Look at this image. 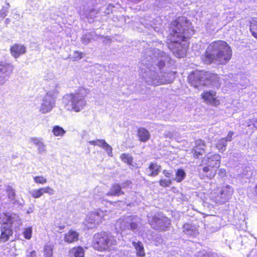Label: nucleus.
Instances as JSON below:
<instances>
[{"instance_id": "obj_13", "label": "nucleus", "mask_w": 257, "mask_h": 257, "mask_svg": "<svg viewBox=\"0 0 257 257\" xmlns=\"http://www.w3.org/2000/svg\"><path fill=\"white\" fill-rule=\"evenodd\" d=\"M126 222L128 229L137 232L142 225V219L136 215L126 216Z\"/></svg>"}, {"instance_id": "obj_40", "label": "nucleus", "mask_w": 257, "mask_h": 257, "mask_svg": "<svg viewBox=\"0 0 257 257\" xmlns=\"http://www.w3.org/2000/svg\"><path fill=\"white\" fill-rule=\"evenodd\" d=\"M10 5L9 3H7L6 5L3 6L0 10V18L4 19L7 16Z\"/></svg>"}, {"instance_id": "obj_19", "label": "nucleus", "mask_w": 257, "mask_h": 257, "mask_svg": "<svg viewBox=\"0 0 257 257\" xmlns=\"http://www.w3.org/2000/svg\"><path fill=\"white\" fill-rule=\"evenodd\" d=\"M1 230V234L0 236V239L4 241L8 240L10 236L13 234V230L12 229V227L10 226V224L3 222Z\"/></svg>"}, {"instance_id": "obj_53", "label": "nucleus", "mask_w": 257, "mask_h": 257, "mask_svg": "<svg viewBox=\"0 0 257 257\" xmlns=\"http://www.w3.org/2000/svg\"><path fill=\"white\" fill-rule=\"evenodd\" d=\"M39 0H28L29 4H32L38 2Z\"/></svg>"}, {"instance_id": "obj_5", "label": "nucleus", "mask_w": 257, "mask_h": 257, "mask_svg": "<svg viewBox=\"0 0 257 257\" xmlns=\"http://www.w3.org/2000/svg\"><path fill=\"white\" fill-rule=\"evenodd\" d=\"M190 83L195 88H199L201 85H208L212 83L217 85L219 78L217 74L204 71H195L188 77Z\"/></svg>"}, {"instance_id": "obj_21", "label": "nucleus", "mask_w": 257, "mask_h": 257, "mask_svg": "<svg viewBox=\"0 0 257 257\" xmlns=\"http://www.w3.org/2000/svg\"><path fill=\"white\" fill-rule=\"evenodd\" d=\"M10 50L12 55L15 58H17L26 53V48L22 44H16L11 47Z\"/></svg>"}, {"instance_id": "obj_49", "label": "nucleus", "mask_w": 257, "mask_h": 257, "mask_svg": "<svg viewBox=\"0 0 257 257\" xmlns=\"http://www.w3.org/2000/svg\"><path fill=\"white\" fill-rule=\"evenodd\" d=\"M163 174L168 178H171L172 176V173L168 170H164L163 172Z\"/></svg>"}, {"instance_id": "obj_11", "label": "nucleus", "mask_w": 257, "mask_h": 257, "mask_svg": "<svg viewBox=\"0 0 257 257\" xmlns=\"http://www.w3.org/2000/svg\"><path fill=\"white\" fill-rule=\"evenodd\" d=\"M103 217V212L101 211L90 213L86 218L85 225L89 228L95 227Z\"/></svg>"}, {"instance_id": "obj_37", "label": "nucleus", "mask_w": 257, "mask_h": 257, "mask_svg": "<svg viewBox=\"0 0 257 257\" xmlns=\"http://www.w3.org/2000/svg\"><path fill=\"white\" fill-rule=\"evenodd\" d=\"M44 257H52L53 256V246L51 244L45 245L44 248Z\"/></svg>"}, {"instance_id": "obj_58", "label": "nucleus", "mask_w": 257, "mask_h": 257, "mask_svg": "<svg viewBox=\"0 0 257 257\" xmlns=\"http://www.w3.org/2000/svg\"><path fill=\"white\" fill-rule=\"evenodd\" d=\"M253 125L255 127L257 128V120L253 123Z\"/></svg>"}, {"instance_id": "obj_9", "label": "nucleus", "mask_w": 257, "mask_h": 257, "mask_svg": "<svg viewBox=\"0 0 257 257\" xmlns=\"http://www.w3.org/2000/svg\"><path fill=\"white\" fill-rule=\"evenodd\" d=\"M14 66L6 61H0V85L5 84L8 78L13 73Z\"/></svg>"}, {"instance_id": "obj_48", "label": "nucleus", "mask_w": 257, "mask_h": 257, "mask_svg": "<svg viewBox=\"0 0 257 257\" xmlns=\"http://www.w3.org/2000/svg\"><path fill=\"white\" fill-rule=\"evenodd\" d=\"M234 133L232 131H229L228 132V134L226 138H224V139H225L226 142H230L232 140V136L234 135Z\"/></svg>"}, {"instance_id": "obj_22", "label": "nucleus", "mask_w": 257, "mask_h": 257, "mask_svg": "<svg viewBox=\"0 0 257 257\" xmlns=\"http://www.w3.org/2000/svg\"><path fill=\"white\" fill-rule=\"evenodd\" d=\"M216 95V92L211 91H207L204 92L202 94V97L205 101L208 103H210L211 104L216 105L217 104V100L216 98L215 97Z\"/></svg>"}, {"instance_id": "obj_43", "label": "nucleus", "mask_w": 257, "mask_h": 257, "mask_svg": "<svg viewBox=\"0 0 257 257\" xmlns=\"http://www.w3.org/2000/svg\"><path fill=\"white\" fill-rule=\"evenodd\" d=\"M32 233V229L31 227L26 228L23 232L24 236L25 238L30 239L31 238Z\"/></svg>"}, {"instance_id": "obj_4", "label": "nucleus", "mask_w": 257, "mask_h": 257, "mask_svg": "<svg viewBox=\"0 0 257 257\" xmlns=\"http://www.w3.org/2000/svg\"><path fill=\"white\" fill-rule=\"evenodd\" d=\"M87 94L86 89L80 88L74 93L66 94L62 99L65 108L69 111H81L86 105Z\"/></svg>"}, {"instance_id": "obj_2", "label": "nucleus", "mask_w": 257, "mask_h": 257, "mask_svg": "<svg viewBox=\"0 0 257 257\" xmlns=\"http://www.w3.org/2000/svg\"><path fill=\"white\" fill-rule=\"evenodd\" d=\"M171 29V42L167 46L176 57H183L188 47L186 39L194 34L191 23L186 17H179L172 22Z\"/></svg>"}, {"instance_id": "obj_41", "label": "nucleus", "mask_w": 257, "mask_h": 257, "mask_svg": "<svg viewBox=\"0 0 257 257\" xmlns=\"http://www.w3.org/2000/svg\"><path fill=\"white\" fill-rule=\"evenodd\" d=\"M120 158L121 160L125 163H127L128 165H131L133 162V158L130 155L127 154H122Z\"/></svg>"}, {"instance_id": "obj_20", "label": "nucleus", "mask_w": 257, "mask_h": 257, "mask_svg": "<svg viewBox=\"0 0 257 257\" xmlns=\"http://www.w3.org/2000/svg\"><path fill=\"white\" fill-rule=\"evenodd\" d=\"M183 232L186 235L193 237H196L199 233L198 228L195 225L188 223L184 225Z\"/></svg>"}, {"instance_id": "obj_14", "label": "nucleus", "mask_w": 257, "mask_h": 257, "mask_svg": "<svg viewBox=\"0 0 257 257\" xmlns=\"http://www.w3.org/2000/svg\"><path fill=\"white\" fill-rule=\"evenodd\" d=\"M198 171L199 175L202 179L207 178L211 179L216 174L215 170H214L210 166L203 164L202 162L198 167Z\"/></svg>"}, {"instance_id": "obj_51", "label": "nucleus", "mask_w": 257, "mask_h": 257, "mask_svg": "<svg viewBox=\"0 0 257 257\" xmlns=\"http://www.w3.org/2000/svg\"><path fill=\"white\" fill-rule=\"evenodd\" d=\"M29 257H36V252L35 250L30 252V254L28 255Z\"/></svg>"}, {"instance_id": "obj_46", "label": "nucleus", "mask_w": 257, "mask_h": 257, "mask_svg": "<svg viewBox=\"0 0 257 257\" xmlns=\"http://www.w3.org/2000/svg\"><path fill=\"white\" fill-rule=\"evenodd\" d=\"M196 257H215L213 254H210L205 250L199 252Z\"/></svg>"}, {"instance_id": "obj_34", "label": "nucleus", "mask_w": 257, "mask_h": 257, "mask_svg": "<svg viewBox=\"0 0 257 257\" xmlns=\"http://www.w3.org/2000/svg\"><path fill=\"white\" fill-rule=\"evenodd\" d=\"M52 132L56 137H63L66 133V131L59 125L54 126Z\"/></svg>"}, {"instance_id": "obj_31", "label": "nucleus", "mask_w": 257, "mask_h": 257, "mask_svg": "<svg viewBox=\"0 0 257 257\" xmlns=\"http://www.w3.org/2000/svg\"><path fill=\"white\" fill-rule=\"evenodd\" d=\"M115 228L116 229L119 228L121 230H124L126 229H128V226H127V222H126V217H125L123 219H120L117 220L115 224Z\"/></svg>"}, {"instance_id": "obj_47", "label": "nucleus", "mask_w": 257, "mask_h": 257, "mask_svg": "<svg viewBox=\"0 0 257 257\" xmlns=\"http://www.w3.org/2000/svg\"><path fill=\"white\" fill-rule=\"evenodd\" d=\"M103 144L104 146L102 148L106 151L109 156H112V148L106 142H103Z\"/></svg>"}, {"instance_id": "obj_54", "label": "nucleus", "mask_w": 257, "mask_h": 257, "mask_svg": "<svg viewBox=\"0 0 257 257\" xmlns=\"http://www.w3.org/2000/svg\"><path fill=\"white\" fill-rule=\"evenodd\" d=\"M10 19H9V18H7V19H6V20H5V24L6 25H8V24L10 23Z\"/></svg>"}, {"instance_id": "obj_60", "label": "nucleus", "mask_w": 257, "mask_h": 257, "mask_svg": "<svg viewBox=\"0 0 257 257\" xmlns=\"http://www.w3.org/2000/svg\"><path fill=\"white\" fill-rule=\"evenodd\" d=\"M113 8V6H112L111 5H109V6H108V9H109V8Z\"/></svg>"}, {"instance_id": "obj_33", "label": "nucleus", "mask_w": 257, "mask_h": 257, "mask_svg": "<svg viewBox=\"0 0 257 257\" xmlns=\"http://www.w3.org/2000/svg\"><path fill=\"white\" fill-rule=\"evenodd\" d=\"M112 21L115 23L116 25L118 26H121L125 23L126 20L124 16L122 15L120 16H113L112 18Z\"/></svg>"}, {"instance_id": "obj_23", "label": "nucleus", "mask_w": 257, "mask_h": 257, "mask_svg": "<svg viewBox=\"0 0 257 257\" xmlns=\"http://www.w3.org/2000/svg\"><path fill=\"white\" fill-rule=\"evenodd\" d=\"M85 250L80 246H75L68 251V255L70 257H84Z\"/></svg>"}, {"instance_id": "obj_16", "label": "nucleus", "mask_w": 257, "mask_h": 257, "mask_svg": "<svg viewBox=\"0 0 257 257\" xmlns=\"http://www.w3.org/2000/svg\"><path fill=\"white\" fill-rule=\"evenodd\" d=\"M1 219L2 222L10 224L11 227L12 224L19 226L22 223L20 217L15 213L4 214Z\"/></svg>"}, {"instance_id": "obj_7", "label": "nucleus", "mask_w": 257, "mask_h": 257, "mask_svg": "<svg viewBox=\"0 0 257 257\" xmlns=\"http://www.w3.org/2000/svg\"><path fill=\"white\" fill-rule=\"evenodd\" d=\"M59 93V86L57 84H53L46 95L43 97L39 111L42 114L50 112L55 106L56 99Z\"/></svg>"}, {"instance_id": "obj_30", "label": "nucleus", "mask_w": 257, "mask_h": 257, "mask_svg": "<svg viewBox=\"0 0 257 257\" xmlns=\"http://www.w3.org/2000/svg\"><path fill=\"white\" fill-rule=\"evenodd\" d=\"M161 166L158 165L157 163H151L149 167V170L151 172L150 176H157L161 171Z\"/></svg>"}, {"instance_id": "obj_27", "label": "nucleus", "mask_w": 257, "mask_h": 257, "mask_svg": "<svg viewBox=\"0 0 257 257\" xmlns=\"http://www.w3.org/2000/svg\"><path fill=\"white\" fill-rule=\"evenodd\" d=\"M98 37L94 32L87 33L82 35L81 41L84 45H86L89 43L91 40L96 39Z\"/></svg>"}, {"instance_id": "obj_8", "label": "nucleus", "mask_w": 257, "mask_h": 257, "mask_svg": "<svg viewBox=\"0 0 257 257\" xmlns=\"http://www.w3.org/2000/svg\"><path fill=\"white\" fill-rule=\"evenodd\" d=\"M149 221L153 228L160 231L167 230L170 224V219L163 215L154 216Z\"/></svg>"}, {"instance_id": "obj_12", "label": "nucleus", "mask_w": 257, "mask_h": 257, "mask_svg": "<svg viewBox=\"0 0 257 257\" xmlns=\"http://www.w3.org/2000/svg\"><path fill=\"white\" fill-rule=\"evenodd\" d=\"M220 156L218 154L208 153L202 160L203 164L210 166L212 169L218 168L220 166Z\"/></svg>"}, {"instance_id": "obj_26", "label": "nucleus", "mask_w": 257, "mask_h": 257, "mask_svg": "<svg viewBox=\"0 0 257 257\" xmlns=\"http://www.w3.org/2000/svg\"><path fill=\"white\" fill-rule=\"evenodd\" d=\"M123 194L124 192L121 190L120 186L118 184H115L111 186L109 192L106 195L107 196H118Z\"/></svg>"}, {"instance_id": "obj_44", "label": "nucleus", "mask_w": 257, "mask_h": 257, "mask_svg": "<svg viewBox=\"0 0 257 257\" xmlns=\"http://www.w3.org/2000/svg\"><path fill=\"white\" fill-rule=\"evenodd\" d=\"M34 180L35 183L38 184H44L47 182L46 179L42 176L34 177Z\"/></svg>"}, {"instance_id": "obj_59", "label": "nucleus", "mask_w": 257, "mask_h": 257, "mask_svg": "<svg viewBox=\"0 0 257 257\" xmlns=\"http://www.w3.org/2000/svg\"><path fill=\"white\" fill-rule=\"evenodd\" d=\"M255 192H256V194H257V185L255 186Z\"/></svg>"}, {"instance_id": "obj_39", "label": "nucleus", "mask_w": 257, "mask_h": 257, "mask_svg": "<svg viewBox=\"0 0 257 257\" xmlns=\"http://www.w3.org/2000/svg\"><path fill=\"white\" fill-rule=\"evenodd\" d=\"M250 30L252 35L257 38V21L252 20L251 22Z\"/></svg>"}, {"instance_id": "obj_28", "label": "nucleus", "mask_w": 257, "mask_h": 257, "mask_svg": "<svg viewBox=\"0 0 257 257\" xmlns=\"http://www.w3.org/2000/svg\"><path fill=\"white\" fill-rule=\"evenodd\" d=\"M132 243L136 250L137 255L139 256H144L145 253L143 243L138 241L137 242L133 241Z\"/></svg>"}, {"instance_id": "obj_3", "label": "nucleus", "mask_w": 257, "mask_h": 257, "mask_svg": "<svg viewBox=\"0 0 257 257\" xmlns=\"http://www.w3.org/2000/svg\"><path fill=\"white\" fill-rule=\"evenodd\" d=\"M231 56L232 50L230 46L224 41L218 40L209 45L201 59L206 64L224 65L230 60Z\"/></svg>"}, {"instance_id": "obj_38", "label": "nucleus", "mask_w": 257, "mask_h": 257, "mask_svg": "<svg viewBox=\"0 0 257 257\" xmlns=\"http://www.w3.org/2000/svg\"><path fill=\"white\" fill-rule=\"evenodd\" d=\"M97 12L94 9H92L88 11H85L83 14H82V15H84L85 17L87 18L93 19L94 17H96Z\"/></svg>"}, {"instance_id": "obj_35", "label": "nucleus", "mask_w": 257, "mask_h": 257, "mask_svg": "<svg viewBox=\"0 0 257 257\" xmlns=\"http://www.w3.org/2000/svg\"><path fill=\"white\" fill-rule=\"evenodd\" d=\"M185 177L186 173L185 171L183 169H180L177 170L176 172V177L174 180L176 181L177 182H181Z\"/></svg>"}, {"instance_id": "obj_52", "label": "nucleus", "mask_w": 257, "mask_h": 257, "mask_svg": "<svg viewBox=\"0 0 257 257\" xmlns=\"http://www.w3.org/2000/svg\"><path fill=\"white\" fill-rule=\"evenodd\" d=\"M98 141V140H97L96 141H89L88 143L89 144H90L91 145L95 146V145H97Z\"/></svg>"}, {"instance_id": "obj_42", "label": "nucleus", "mask_w": 257, "mask_h": 257, "mask_svg": "<svg viewBox=\"0 0 257 257\" xmlns=\"http://www.w3.org/2000/svg\"><path fill=\"white\" fill-rule=\"evenodd\" d=\"M84 53L78 51H75L73 53L71 58L73 61H78L82 59L84 56Z\"/></svg>"}, {"instance_id": "obj_36", "label": "nucleus", "mask_w": 257, "mask_h": 257, "mask_svg": "<svg viewBox=\"0 0 257 257\" xmlns=\"http://www.w3.org/2000/svg\"><path fill=\"white\" fill-rule=\"evenodd\" d=\"M227 142L224 138L220 139L216 144V148L220 152H224L226 149Z\"/></svg>"}, {"instance_id": "obj_24", "label": "nucleus", "mask_w": 257, "mask_h": 257, "mask_svg": "<svg viewBox=\"0 0 257 257\" xmlns=\"http://www.w3.org/2000/svg\"><path fill=\"white\" fill-rule=\"evenodd\" d=\"M79 233L74 230H71L65 234L64 240L68 243H73L78 241Z\"/></svg>"}, {"instance_id": "obj_29", "label": "nucleus", "mask_w": 257, "mask_h": 257, "mask_svg": "<svg viewBox=\"0 0 257 257\" xmlns=\"http://www.w3.org/2000/svg\"><path fill=\"white\" fill-rule=\"evenodd\" d=\"M138 136L142 142H146L150 139V133L144 128H140L138 130Z\"/></svg>"}, {"instance_id": "obj_32", "label": "nucleus", "mask_w": 257, "mask_h": 257, "mask_svg": "<svg viewBox=\"0 0 257 257\" xmlns=\"http://www.w3.org/2000/svg\"><path fill=\"white\" fill-rule=\"evenodd\" d=\"M141 23L142 25H144L145 27L147 28L150 30L153 29L156 32H158L159 30L157 27L153 26L154 23L150 20H142Z\"/></svg>"}, {"instance_id": "obj_6", "label": "nucleus", "mask_w": 257, "mask_h": 257, "mask_svg": "<svg viewBox=\"0 0 257 257\" xmlns=\"http://www.w3.org/2000/svg\"><path fill=\"white\" fill-rule=\"evenodd\" d=\"M116 240L110 233L100 232L94 235L92 247L96 250L103 251L112 249L116 244Z\"/></svg>"}, {"instance_id": "obj_1", "label": "nucleus", "mask_w": 257, "mask_h": 257, "mask_svg": "<svg viewBox=\"0 0 257 257\" xmlns=\"http://www.w3.org/2000/svg\"><path fill=\"white\" fill-rule=\"evenodd\" d=\"M171 61L169 55L159 48H147L141 57L139 74L149 85L158 86L171 83L175 72L162 71L166 64H171Z\"/></svg>"}, {"instance_id": "obj_57", "label": "nucleus", "mask_w": 257, "mask_h": 257, "mask_svg": "<svg viewBox=\"0 0 257 257\" xmlns=\"http://www.w3.org/2000/svg\"><path fill=\"white\" fill-rule=\"evenodd\" d=\"M33 212V209L32 208H30L28 211H27V213H30L31 212Z\"/></svg>"}, {"instance_id": "obj_15", "label": "nucleus", "mask_w": 257, "mask_h": 257, "mask_svg": "<svg viewBox=\"0 0 257 257\" xmlns=\"http://www.w3.org/2000/svg\"><path fill=\"white\" fill-rule=\"evenodd\" d=\"M206 148L205 142L201 140H197L195 142V146L191 151L193 157L195 158H198L204 153Z\"/></svg>"}, {"instance_id": "obj_25", "label": "nucleus", "mask_w": 257, "mask_h": 257, "mask_svg": "<svg viewBox=\"0 0 257 257\" xmlns=\"http://www.w3.org/2000/svg\"><path fill=\"white\" fill-rule=\"evenodd\" d=\"M6 190L11 202L14 204H19L18 201L16 198V194L15 189L11 186L7 185Z\"/></svg>"}, {"instance_id": "obj_55", "label": "nucleus", "mask_w": 257, "mask_h": 257, "mask_svg": "<svg viewBox=\"0 0 257 257\" xmlns=\"http://www.w3.org/2000/svg\"><path fill=\"white\" fill-rule=\"evenodd\" d=\"M251 254H253L252 257H257V253H255V251H252L251 252Z\"/></svg>"}, {"instance_id": "obj_56", "label": "nucleus", "mask_w": 257, "mask_h": 257, "mask_svg": "<svg viewBox=\"0 0 257 257\" xmlns=\"http://www.w3.org/2000/svg\"><path fill=\"white\" fill-rule=\"evenodd\" d=\"M219 171V172H221L222 174H225V173H226L225 170H223V169H220Z\"/></svg>"}, {"instance_id": "obj_18", "label": "nucleus", "mask_w": 257, "mask_h": 257, "mask_svg": "<svg viewBox=\"0 0 257 257\" xmlns=\"http://www.w3.org/2000/svg\"><path fill=\"white\" fill-rule=\"evenodd\" d=\"M29 142L37 148L39 154H43L46 152V145L42 138L32 137L29 139Z\"/></svg>"}, {"instance_id": "obj_17", "label": "nucleus", "mask_w": 257, "mask_h": 257, "mask_svg": "<svg viewBox=\"0 0 257 257\" xmlns=\"http://www.w3.org/2000/svg\"><path fill=\"white\" fill-rule=\"evenodd\" d=\"M44 193H47L50 195H53L55 193V190L49 186L40 188L39 189H33L30 191V194L34 198H39L44 195Z\"/></svg>"}, {"instance_id": "obj_10", "label": "nucleus", "mask_w": 257, "mask_h": 257, "mask_svg": "<svg viewBox=\"0 0 257 257\" xmlns=\"http://www.w3.org/2000/svg\"><path fill=\"white\" fill-rule=\"evenodd\" d=\"M233 189L231 186L226 185L222 188L219 195L212 196V200L216 203L219 204H224L230 198L233 194Z\"/></svg>"}, {"instance_id": "obj_50", "label": "nucleus", "mask_w": 257, "mask_h": 257, "mask_svg": "<svg viewBox=\"0 0 257 257\" xmlns=\"http://www.w3.org/2000/svg\"><path fill=\"white\" fill-rule=\"evenodd\" d=\"M103 142H106L104 140H98L97 144L96 146L103 148L104 146Z\"/></svg>"}, {"instance_id": "obj_45", "label": "nucleus", "mask_w": 257, "mask_h": 257, "mask_svg": "<svg viewBox=\"0 0 257 257\" xmlns=\"http://www.w3.org/2000/svg\"><path fill=\"white\" fill-rule=\"evenodd\" d=\"M159 184L160 186L166 187L172 184V180L170 179H162L160 180Z\"/></svg>"}]
</instances>
